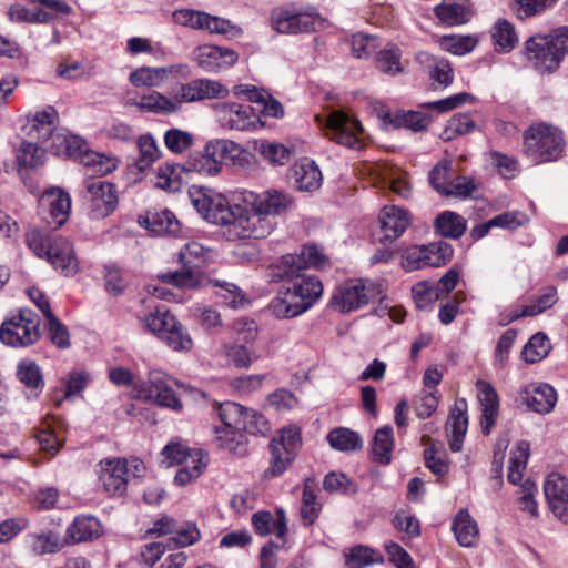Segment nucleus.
Segmentation results:
<instances>
[{"label":"nucleus","instance_id":"f257e3e1","mask_svg":"<svg viewBox=\"0 0 568 568\" xmlns=\"http://www.w3.org/2000/svg\"><path fill=\"white\" fill-rule=\"evenodd\" d=\"M327 264L325 255L315 245H305L297 254H285L275 264V276L290 284L280 291L270 308L278 318H292L310 310L323 294V284L316 276H306V268L321 270Z\"/></svg>","mask_w":568,"mask_h":568},{"label":"nucleus","instance_id":"f03ea898","mask_svg":"<svg viewBox=\"0 0 568 568\" xmlns=\"http://www.w3.org/2000/svg\"><path fill=\"white\" fill-rule=\"evenodd\" d=\"M192 205L209 222L224 226V235L230 241L251 239V234H261L262 227L255 226V215L246 217L244 204L231 205L222 194L193 187L189 192Z\"/></svg>","mask_w":568,"mask_h":568},{"label":"nucleus","instance_id":"7ed1b4c3","mask_svg":"<svg viewBox=\"0 0 568 568\" xmlns=\"http://www.w3.org/2000/svg\"><path fill=\"white\" fill-rule=\"evenodd\" d=\"M26 241L37 256L47 258L55 270L65 276L78 271V260L73 246L67 239L52 237L34 229L27 233Z\"/></svg>","mask_w":568,"mask_h":568},{"label":"nucleus","instance_id":"20e7f679","mask_svg":"<svg viewBox=\"0 0 568 568\" xmlns=\"http://www.w3.org/2000/svg\"><path fill=\"white\" fill-rule=\"evenodd\" d=\"M568 52V27L554 34L530 37L525 43V54L539 72L555 70Z\"/></svg>","mask_w":568,"mask_h":568},{"label":"nucleus","instance_id":"39448f33","mask_svg":"<svg viewBox=\"0 0 568 568\" xmlns=\"http://www.w3.org/2000/svg\"><path fill=\"white\" fill-rule=\"evenodd\" d=\"M565 149L562 131L551 124L537 123L524 133L525 154L535 163L558 160Z\"/></svg>","mask_w":568,"mask_h":568},{"label":"nucleus","instance_id":"423d86ee","mask_svg":"<svg viewBox=\"0 0 568 568\" xmlns=\"http://www.w3.org/2000/svg\"><path fill=\"white\" fill-rule=\"evenodd\" d=\"M210 251L199 242L192 241L180 248V271L166 272L159 275V278L166 284L181 288H195L201 284V272L209 260Z\"/></svg>","mask_w":568,"mask_h":568},{"label":"nucleus","instance_id":"0eeeda50","mask_svg":"<svg viewBox=\"0 0 568 568\" xmlns=\"http://www.w3.org/2000/svg\"><path fill=\"white\" fill-rule=\"evenodd\" d=\"M293 203L292 196L277 190H270L261 195L251 193L250 197H245L244 206L246 217L251 219L255 215L254 220H256V222H254V225L262 227L261 230L263 231L261 234H251V239H261L270 234L272 226L267 215L282 214L287 211Z\"/></svg>","mask_w":568,"mask_h":568},{"label":"nucleus","instance_id":"6e6552de","mask_svg":"<svg viewBox=\"0 0 568 568\" xmlns=\"http://www.w3.org/2000/svg\"><path fill=\"white\" fill-rule=\"evenodd\" d=\"M39 316L28 308L19 310L8 316L0 326V339L11 347H27L39 337Z\"/></svg>","mask_w":568,"mask_h":568},{"label":"nucleus","instance_id":"1a4fd4ad","mask_svg":"<svg viewBox=\"0 0 568 568\" xmlns=\"http://www.w3.org/2000/svg\"><path fill=\"white\" fill-rule=\"evenodd\" d=\"M322 24L320 14L314 10H303L293 4L276 7L271 11L270 26L281 34L311 32Z\"/></svg>","mask_w":568,"mask_h":568},{"label":"nucleus","instance_id":"9d476101","mask_svg":"<svg viewBox=\"0 0 568 568\" xmlns=\"http://www.w3.org/2000/svg\"><path fill=\"white\" fill-rule=\"evenodd\" d=\"M83 203L93 219L110 215L118 206V191L114 184L100 178L84 180Z\"/></svg>","mask_w":568,"mask_h":568},{"label":"nucleus","instance_id":"9b49d317","mask_svg":"<svg viewBox=\"0 0 568 568\" xmlns=\"http://www.w3.org/2000/svg\"><path fill=\"white\" fill-rule=\"evenodd\" d=\"M301 444L297 427L282 428L270 443L271 460L266 476H281L293 463Z\"/></svg>","mask_w":568,"mask_h":568},{"label":"nucleus","instance_id":"f8f14e48","mask_svg":"<svg viewBox=\"0 0 568 568\" xmlns=\"http://www.w3.org/2000/svg\"><path fill=\"white\" fill-rule=\"evenodd\" d=\"M453 253V246L443 241L410 246L404 251L400 264L408 272L424 267H438L447 264Z\"/></svg>","mask_w":568,"mask_h":568},{"label":"nucleus","instance_id":"ddd939ff","mask_svg":"<svg viewBox=\"0 0 568 568\" xmlns=\"http://www.w3.org/2000/svg\"><path fill=\"white\" fill-rule=\"evenodd\" d=\"M324 130L328 139L341 145L349 149L362 148L359 134L363 132V128L361 123L341 110L332 111L328 114Z\"/></svg>","mask_w":568,"mask_h":568},{"label":"nucleus","instance_id":"4468645a","mask_svg":"<svg viewBox=\"0 0 568 568\" xmlns=\"http://www.w3.org/2000/svg\"><path fill=\"white\" fill-rule=\"evenodd\" d=\"M136 396L144 400H154L158 405L181 410L182 403L169 384V377L161 371H152L148 382L134 387Z\"/></svg>","mask_w":568,"mask_h":568},{"label":"nucleus","instance_id":"2eb2a0df","mask_svg":"<svg viewBox=\"0 0 568 568\" xmlns=\"http://www.w3.org/2000/svg\"><path fill=\"white\" fill-rule=\"evenodd\" d=\"M215 109L219 122L226 129L250 131L262 125L256 110L250 104L224 102Z\"/></svg>","mask_w":568,"mask_h":568},{"label":"nucleus","instance_id":"dca6fc26","mask_svg":"<svg viewBox=\"0 0 568 568\" xmlns=\"http://www.w3.org/2000/svg\"><path fill=\"white\" fill-rule=\"evenodd\" d=\"M374 287L362 280L347 281L336 287L331 298L333 308L348 313L366 305L371 300Z\"/></svg>","mask_w":568,"mask_h":568},{"label":"nucleus","instance_id":"f3484780","mask_svg":"<svg viewBox=\"0 0 568 568\" xmlns=\"http://www.w3.org/2000/svg\"><path fill=\"white\" fill-rule=\"evenodd\" d=\"M239 144L230 140H215L209 142L202 154L195 156L192 166L199 173L214 176L221 172L222 162L227 153H241Z\"/></svg>","mask_w":568,"mask_h":568},{"label":"nucleus","instance_id":"a211bd4d","mask_svg":"<svg viewBox=\"0 0 568 568\" xmlns=\"http://www.w3.org/2000/svg\"><path fill=\"white\" fill-rule=\"evenodd\" d=\"M229 94L227 88L219 81L211 79H195L181 84L174 94L179 103V111L184 103H193L206 99L224 98Z\"/></svg>","mask_w":568,"mask_h":568},{"label":"nucleus","instance_id":"6ab92c4d","mask_svg":"<svg viewBox=\"0 0 568 568\" xmlns=\"http://www.w3.org/2000/svg\"><path fill=\"white\" fill-rule=\"evenodd\" d=\"M98 475L99 481L109 495L122 496L128 488L129 463L122 458L101 460Z\"/></svg>","mask_w":568,"mask_h":568},{"label":"nucleus","instance_id":"aec40b11","mask_svg":"<svg viewBox=\"0 0 568 568\" xmlns=\"http://www.w3.org/2000/svg\"><path fill=\"white\" fill-rule=\"evenodd\" d=\"M544 494L552 514L561 521H568V479L559 473H551L544 483Z\"/></svg>","mask_w":568,"mask_h":568},{"label":"nucleus","instance_id":"412c9836","mask_svg":"<svg viewBox=\"0 0 568 568\" xmlns=\"http://www.w3.org/2000/svg\"><path fill=\"white\" fill-rule=\"evenodd\" d=\"M520 399L527 407L538 414H549L557 404L556 389L546 383H532L519 392Z\"/></svg>","mask_w":568,"mask_h":568},{"label":"nucleus","instance_id":"4be33fe9","mask_svg":"<svg viewBox=\"0 0 568 568\" xmlns=\"http://www.w3.org/2000/svg\"><path fill=\"white\" fill-rule=\"evenodd\" d=\"M239 54L229 48L204 44L195 49L194 60L207 72H216L236 63Z\"/></svg>","mask_w":568,"mask_h":568},{"label":"nucleus","instance_id":"5701e85b","mask_svg":"<svg viewBox=\"0 0 568 568\" xmlns=\"http://www.w3.org/2000/svg\"><path fill=\"white\" fill-rule=\"evenodd\" d=\"M478 400L481 406L480 427L484 435H489L496 424L499 398L493 385L479 379L476 383Z\"/></svg>","mask_w":568,"mask_h":568},{"label":"nucleus","instance_id":"b1692460","mask_svg":"<svg viewBox=\"0 0 568 568\" xmlns=\"http://www.w3.org/2000/svg\"><path fill=\"white\" fill-rule=\"evenodd\" d=\"M103 534L100 520L90 515H80L68 526L65 530L67 545L92 541Z\"/></svg>","mask_w":568,"mask_h":568},{"label":"nucleus","instance_id":"393cba45","mask_svg":"<svg viewBox=\"0 0 568 568\" xmlns=\"http://www.w3.org/2000/svg\"><path fill=\"white\" fill-rule=\"evenodd\" d=\"M467 428V402L462 398L455 402L446 423V430L449 437V448L452 452L462 450Z\"/></svg>","mask_w":568,"mask_h":568},{"label":"nucleus","instance_id":"a878e982","mask_svg":"<svg viewBox=\"0 0 568 568\" xmlns=\"http://www.w3.org/2000/svg\"><path fill=\"white\" fill-rule=\"evenodd\" d=\"M40 206L47 209L57 227H60L68 219L71 210L69 194L60 187L45 190L40 199Z\"/></svg>","mask_w":568,"mask_h":568},{"label":"nucleus","instance_id":"bb28decb","mask_svg":"<svg viewBox=\"0 0 568 568\" xmlns=\"http://www.w3.org/2000/svg\"><path fill=\"white\" fill-rule=\"evenodd\" d=\"M381 230L386 240H396L410 225L412 219L408 211L396 206H385L379 214Z\"/></svg>","mask_w":568,"mask_h":568},{"label":"nucleus","instance_id":"cd10ccee","mask_svg":"<svg viewBox=\"0 0 568 568\" xmlns=\"http://www.w3.org/2000/svg\"><path fill=\"white\" fill-rule=\"evenodd\" d=\"M417 61L428 73L429 78L444 88L453 83L454 71L450 63L444 59L433 55L428 52H419Z\"/></svg>","mask_w":568,"mask_h":568},{"label":"nucleus","instance_id":"c85d7f7f","mask_svg":"<svg viewBox=\"0 0 568 568\" xmlns=\"http://www.w3.org/2000/svg\"><path fill=\"white\" fill-rule=\"evenodd\" d=\"M207 455L200 449H192V453L176 471L174 481L179 486H186L197 479L207 467Z\"/></svg>","mask_w":568,"mask_h":568},{"label":"nucleus","instance_id":"c756f323","mask_svg":"<svg viewBox=\"0 0 568 568\" xmlns=\"http://www.w3.org/2000/svg\"><path fill=\"white\" fill-rule=\"evenodd\" d=\"M452 530L462 547H473L478 541V525L467 509H462L457 513Z\"/></svg>","mask_w":568,"mask_h":568},{"label":"nucleus","instance_id":"7c9ffc66","mask_svg":"<svg viewBox=\"0 0 568 568\" xmlns=\"http://www.w3.org/2000/svg\"><path fill=\"white\" fill-rule=\"evenodd\" d=\"M252 524L255 531L261 536H266L273 532L276 537L283 539L287 530L285 513L282 509L276 511V519L273 518L270 511L255 513L252 516Z\"/></svg>","mask_w":568,"mask_h":568},{"label":"nucleus","instance_id":"2f4dec72","mask_svg":"<svg viewBox=\"0 0 568 568\" xmlns=\"http://www.w3.org/2000/svg\"><path fill=\"white\" fill-rule=\"evenodd\" d=\"M435 14L448 26H458L469 20L470 11L467 0H444L435 7Z\"/></svg>","mask_w":568,"mask_h":568},{"label":"nucleus","instance_id":"473e14b6","mask_svg":"<svg viewBox=\"0 0 568 568\" xmlns=\"http://www.w3.org/2000/svg\"><path fill=\"white\" fill-rule=\"evenodd\" d=\"M27 542L31 551L38 556L55 554L67 546L65 540L58 532L51 530L29 534Z\"/></svg>","mask_w":568,"mask_h":568},{"label":"nucleus","instance_id":"72a5a7b5","mask_svg":"<svg viewBox=\"0 0 568 568\" xmlns=\"http://www.w3.org/2000/svg\"><path fill=\"white\" fill-rule=\"evenodd\" d=\"M45 162V152L33 142H22L17 150L19 173L24 176L29 170H36Z\"/></svg>","mask_w":568,"mask_h":568},{"label":"nucleus","instance_id":"f704fd0d","mask_svg":"<svg viewBox=\"0 0 568 568\" xmlns=\"http://www.w3.org/2000/svg\"><path fill=\"white\" fill-rule=\"evenodd\" d=\"M381 118L394 128H406L414 132L423 131L429 124V119L426 115L414 111L384 112Z\"/></svg>","mask_w":568,"mask_h":568},{"label":"nucleus","instance_id":"c9c22d12","mask_svg":"<svg viewBox=\"0 0 568 568\" xmlns=\"http://www.w3.org/2000/svg\"><path fill=\"white\" fill-rule=\"evenodd\" d=\"M58 119L59 115L57 110L53 106L48 105L42 111L34 114L29 134L40 141L52 139L55 134L53 133V130Z\"/></svg>","mask_w":568,"mask_h":568},{"label":"nucleus","instance_id":"e433bc0d","mask_svg":"<svg viewBox=\"0 0 568 568\" xmlns=\"http://www.w3.org/2000/svg\"><path fill=\"white\" fill-rule=\"evenodd\" d=\"M131 103L142 111L160 114H170L179 111V103L174 97L168 98L155 91L149 95H143L140 100H132Z\"/></svg>","mask_w":568,"mask_h":568},{"label":"nucleus","instance_id":"4c0bfd02","mask_svg":"<svg viewBox=\"0 0 568 568\" xmlns=\"http://www.w3.org/2000/svg\"><path fill=\"white\" fill-rule=\"evenodd\" d=\"M296 187L301 191L312 192L322 184V173L318 166L311 161H302L294 168Z\"/></svg>","mask_w":568,"mask_h":568},{"label":"nucleus","instance_id":"58836bf2","mask_svg":"<svg viewBox=\"0 0 568 568\" xmlns=\"http://www.w3.org/2000/svg\"><path fill=\"white\" fill-rule=\"evenodd\" d=\"M139 223L145 226L154 235L175 233L179 230V222L169 211L156 212L141 217Z\"/></svg>","mask_w":568,"mask_h":568},{"label":"nucleus","instance_id":"ea45409f","mask_svg":"<svg viewBox=\"0 0 568 568\" xmlns=\"http://www.w3.org/2000/svg\"><path fill=\"white\" fill-rule=\"evenodd\" d=\"M559 0H513L510 10L520 19L526 20L544 14L557 6Z\"/></svg>","mask_w":568,"mask_h":568},{"label":"nucleus","instance_id":"a19ab883","mask_svg":"<svg viewBox=\"0 0 568 568\" xmlns=\"http://www.w3.org/2000/svg\"><path fill=\"white\" fill-rule=\"evenodd\" d=\"M327 442L334 449L345 453L361 450L363 447L361 436L356 432L345 427L331 430L327 434Z\"/></svg>","mask_w":568,"mask_h":568},{"label":"nucleus","instance_id":"79ce46f5","mask_svg":"<svg viewBox=\"0 0 568 568\" xmlns=\"http://www.w3.org/2000/svg\"><path fill=\"white\" fill-rule=\"evenodd\" d=\"M51 149L58 155L77 158L87 151V143L73 134L55 133L52 136Z\"/></svg>","mask_w":568,"mask_h":568},{"label":"nucleus","instance_id":"37998d69","mask_svg":"<svg viewBox=\"0 0 568 568\" xmlns=\"http://www.w3.org/2000/svg\"><path fill=\"white\" fill-rule=\"evenodd\" d=\"M435 227L445 237L459 239L466 231V220L455 212L445 211L436 217Z\"/></svg>","mask_w":568,"mask_h":568},{"label":"nucleus","instance_id":"c03bdc74","mask_svg":"<svg viewBox=\"0 0 568 568\" xmlns=\"http://www.w3.org/2000/svg\"><path fill=\"white\" fill-rule=\"evenodd\" d=\"M394 446L393 429L390 426H384L376 430L373 440V458L379 464L387 465L392 460V450Z\"/></svg>","mask_w":568,"mask_h":568},{"label":"nucleus","instance_id":"a18cd8bd","mask_svg":"<svg viewBox=\"0 0 568 568\" xmlns=\"http://www.w3.org/2000/svg\"><path fill=\"white\" fill-rule=\"evenodd\" d=\"M213 284L217 287L215 294L222 300L224 305L231 308H242L250 304L248 298L234 283L215 280Z\"/></svg>","mask_w":568,"mask_h":568},{"label":"nucleus","instance_id":"49530a36","mask_svg":"<svg viewBox=\"0 0 568 568\" xmlns=\"http://www.w3.org/2000/svg\"><path fill=\"white\" fill-rule=\"evenodd\" d=\"M491 37L496 49L503 52H510L518 43L513 23L505 19H499L495 23Z\"/></svg>","mask_w":568,"mask_h":568},{"label":"nucleus","instance_id":"de8ad7c7","mask_svg":"<svg viewBox=\"0 0 568 568\" xmlns=\"http://www.w3.org/2000/svg\"><path fill=\"white\" fill-rule=\"evenodd\" d=\"M247 408L234 402H224L217 406V414L225 428L242 430L245 427Z\"/></svg>","mask_w":568,"mask_h":568},{"label":"nucleus","instance_id":"09e8293b","mask_svg":"<svg viewBox=\"0 0 568 568\" xmlns=\"http://www.w3.org/2000/svg\"><path fill=\"white\" fill-rule=\"evenodd\" d=\"M216 445L234 455H243L245 453L243 430L234 428H216Z\"/></svg>","mask_w":568,"mask_h":568},{"label":"nucleus","instance_id":"8fccbe9b","mask_svg":"<svg viewBox=\"0 0 568 568\" xmlns=\"http://www.w3.org/2000/svg\"><path fill=\"white\" fill-rule=\"evenodd\" d=\"M178 320L166 310H156L143 318V324L160 339L178 324Z\"/></svg>","mask_w":568,"mask_h":568},{"label":"nucleus","instance_id":"3c124183","mask_svg":"<svg viewBox=\"0 0 568 568\" xmlns=\"http://www.w3.org/2000/svg\"><path fill=\"white\" fill-rule=\"evenodd\" d=\"M528 458L529 444L524 440L519 442L509 460L507 478L511 484L517 485L521 481L523 471L526 469Z\"/></svg>","mask_w":568,"mask_h":568},{"label":"nucleus","instance_id":"603ef678","mask_svg":"<svg viewBox=\"0 0 568 568\" xmlns=\"http://www.w3.org/2000/svg\"><path fill=\"white\" fill-rule=\"evenodd\" d=\"M382 561L383 558L377 551L364 545L352 547L348 554L345 555V565L348 568H364Z\"/></svg>","mask_w":568,"mask_h":568},{"label":"nucleus","instance_id":"864d4df0","mask_svg":"<svg viewBox=\"0 0 568 568\" xmlns=\"http://www.w3.org/2000/svg\"><path fill=\"white\" fill-rule=\"evenodd\" d=\"M550 343L544 333L535 334L525 345L521 356L527 363H537L548 355Z\"/></svg>","mask_w":568,"mask_h":568},{"label":"nucleus","instance_id":"5fc2aeb1","mask_svg":"<svg viewBox=\"0 0 568 568\" xmlns=\"http://www.w3.org/2000/svg\"><path fill=\"white\" fill-rule=\"evenodd\" d=\"M140 155L136 165L140 171L145 170L160 158V150L151 134H144L138 140Z\"/></svg>","mask_w":568,"mask_h":568},{"label":"nucleus","instance_id":"6e6d98bb","mask_svg":"<svg viewBox=\"0 0 568 568\" xmlns=\"http://www.w3.org/2000/svg\"><path fill=\"white\" fill-rule=\"evenodd\" d=\"M400 50L395 47H388L381 50L376 57V67L379 71L395 75L403 71L400 65Z\"/></svg>","mask_w":568,"mask_h":568},{"label":"nucleus","instance_id":"4d7b16f0","mask_svg":"<svg viewBox=\"0 0 568 568\" xmlns=\"http://www.w3.org/2000/svg\"><path fill=\"white\" fill-rule=\"evenodd\" d=\"M155 185L159 189L176 192L181 187L180 166L174 164L161 165L156 170Z\"/></svg>","mask_w":568,"mask_h":568},{"label":"nucleus","instance_id":"13d9d810","mask_svg":"<svg viewBox=\"0 0 568 568\" xmlns=\"http://www.w3.org/2000/svg\"><path fill=\"white\" fill-rule=\"evenodd\" d=\"M164 144L173 153L181 154L189 150L194 142L193 135L181 129H170L164 133Z\"/></svg>","mask_w":568,"mask_h":568},{"label":"nucleus","instance_id":"bf43d9fd","mask_svg":"<svg viewBox=\"0 0 568 568\" xmlns=\"http://www.w3.org/2000/svg\"><path fill=\"white\" fill-rule=\"evenodd\" d=\"M258 152L267 162L280 165L287 163L292 155V150L284 144L266 141L260 143Z\"/></svg>","mask_w":568,"mask_h":568},{"label":"nucleus","instance_id":"052dcab7","mask_svg":"<svg viewBox=\"0 0 568 568\" xmlns=\"http://www.w3.org/2000/svg\"><path fill=\"white\" fill-rule=\"evenodd\" d=\"M384 186H388L400 197L407 199L410 195V185L406 180V174L392 169H383L381 173Z\"/></svg>","mask_w":568,"mask_h":568},{"label":"nucleus","instance_id":"680f3d73","mask_svg":"<svg viewBox=\"0 0 568 568\" xmlns=\"http://www.w3.org/2000/svg\"><path fill=\"white\" fill-rule=\"evenodd\" d=\"M210 13L192 9H181L173 13L174 20L181 26L192 28L194 30H204Z\"/></svg>","mask_w":568,"mask_h":568},{"label":"nucleus","instance_id":"e2e57ef3","mask_svg":"<svg viewBox=\"0 0 568 568\" xmlns=\"http://www.w3.org/2000/svg\"><path fill=\"white\" fill-rule=\"evenodd\" d=\"M475 121L465 113L455 114L449 121L444 131L446 140H452L457 135H463L475 131Z\"/></svg>","mask_w":568,"mask_h":568},{"label":"nucleus","instance_id":"0e129e2a","mask_svg":"<svg viewBox=\"0 0 568 568\" xmlns=\"http://www.w3.org/2000/svg\"><path fill=\"white\" fill-rule=\"evenodd\" d=\"M162 341L174 351H190L193 346L192 338L190 337L183 325L178 322L174 328L166 331Z\"/></svg>","mask_w":568,"mask_h":568},{"label":"nucleus","instance_id":"69168bd1","mask_svg":"<svg viewBox=\"0 0 568 568\" xmlns=\"http://www.w3.org/2000/svg\"><path fill=\"white\" fill-rule=\"evenodd\" d=\"M130 82L134 87H159L163 83L160 68L141 67L130 73Z\"/></svg>","mask_w":568,"mask_h":568},{"label":"nucleus","instance_id":"338daca9","mask_svg":"<svg viewBox=\"0 0 568 568\" xmlns=\"http://www.w3.org/2000/svg\"><path fill=\"white\" fill-rule=\"evenodd\" d=\"M477 44V40L470 36H445L440 39L443 49L463 55L470 52Z\"/></svg>","mask_w":568,"mask_h":568},{"label":"nucleus","instance_id":"774afa93","mask_svg":"<svg viewBox=\"0 0 568 568\" xmlns=\"http://www.w3.org/2000/svg\"><path fill=\"white\" fill-rule=\"evenodd\" d=\"M192 449H189L181 440L173 439L162 449L163 463L168 467L174 465H182Z\"/></svg>","mask_w":568,"mask_h":568}]
</instances>
